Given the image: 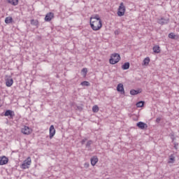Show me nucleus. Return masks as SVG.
<instances>
[{
    "label": "nucleus",
    "mask_w": 179,
    "mask_h": 179,
    "mask_svg": "<svg viewBox=\"0 0 179 179\" xmlns=\"http://www.w3.org/2000/svg\"><path fill=\"white\" fill-rule=\"evenodd\" d=\"M90 24L94 31H97L103 27V23L101 22V19H100V16H99V15H92L90 17Z\"/></svg>",
    "instance_id": "1"
},
{
    "label": "nucleus",
    "mask_w": 179,
    "mask_h": 179,
    "mask_svg": "<svg viewBox=\"0 0 179 179\" xmlns=\"http://www.w3.org/2000/svg\"><path fill=\"white\" fill-rule=\"evenodd\" d=\"M121 60V56L118 53H113L110 56V59H109L110 64L111 65H115V64H118Z\"/></svg>",
    "instance_id": "2"
},
{
    "label": "nucleus",
    "mask_w": 179,
    "mask_h": 179,
    "mask_svg": "<svg viewBox=\"0 0 179 179\" xmlns=\"http://www.w3.org/2000/svg\"><path fill=\"white\" fill-rule=\"evenodd\" d=\"M30 164H31V158L30 157H28L27 159H26L22 164L20 166L21 169L23 170H26V169H29Z\"/></svg>",
    "instance_id": "3"
},
{
    "label": "nucleus",
    "mask_w": 179,
    "mask_h": 179,
    "mask_svg": "<svg viewBox=\"0 0 179 179\" xmlns=\"http://www.w3.org/2000/svg\"><path fill=\"white\" fill-rule=\"evenodd\" d=\"M125 6H124V3H121L119 8L117 10V16H124V15H125Z\"/></svg>",
    "instance_id": "4"
},
{
    "label": "nucleus",
    "mask_w": 179,
    "mask_h": 179,
    "mask_svg": "<svg viewBox=\"0 0 179 179\" xmlns=\"http://www.w3.org/2000/svg\"><path fill=\"white\" fill-rule=\"evenodd\" d=\"M4 116L5 117H8L10 120H13V117H15V112L10 110H7L4 113Z\"/></svg>",
    "instance_id": "5"
},
{
    "label": "nucleus",
    "mask_w": 179,
    "mask_h": 179,
    "mask_svg": "<svg viewBox=\"0 0 179 179\" xmlns=\"http://www.w3.org/2000/svg\"><path fill=\"white\" fill-rule=\"evenodd\" d=\"M21 132L24 135H30V134H31V129L27 126H24V128L22 129Z\"/></svg>",
    "instance_id": "6"
},
{
    "label": "nucleus",
    "mask_w": 179,
    "mask_h": 179,
    "mask_svg": "<svg viewBox=\"0 0 179 179\" xmlns=\"http://www.w3.org/2000/svg\"><path fill=\"white\" fill-rule=\"evenodd\" d=\"M136 126L140 129H148V124L143 122H139L136 124Z\"/></svg>",
    "instance_id": "7"
},
{
    "label": "nucleus",
    "mask_w": 179,
    "mask_h": 179,
    "mask_svg": "<svg viewBox=\"0 0 179 179\" xmlns=\"http://www.w3.org/2000/svg\"><path fill=\"white\" fill-rule=\"evenodd\" d=\"M50 132V139H52L54 138V136L55 135V127H54V125H51L49 129Z\"/></svg>",
    "instance_id": "8"
},
{
    "label": "nucleus",
    "mask_w": 179,
    "mask_h": 179,
    "mask_svg": "<svg viewBox=\"0 0 179 179\" xmlns=\"http://www.w3.org/2000/svg\"><path fill=\"white\" fill-rule=\"evenodd\" d=\"M8 162H9L8 157L5 156L0 157V166H3V164H8Z\"/></svg>",
    "instance_id": "9"
},
{
    "label": "nucleus",
    "mask_w": 179,
    "mask_h": 179,
    "mask_svg": "<svg viewBox=\"0 0 179 179\" xmlns=\"http://www.w3.org/2000/svg\"><path fill=\"white\" fill-rule=\"evenodd\" d=\"M54 17V13H48L45 15V22H51L52 20V18Z\"/></svg>",
    "instance_id": "10"
},
{
    "label": "nucleus",
    "mask_w": 179,
    "mask_h": 179,
    "mask_svg": "<svg viewBox=\"0 0 179 179\" xmlns=\"http://www.w3.org/2000/svg\"><path fill=\"white\" fill-rule=\"evenodd\" d=\"M90 160L92 166H96L99 162V158H97V156H93Z\"/></svg>",
    "instance_id": "11"
},
{
    "label": "nucleus",
    "mask_w": 179,
    "mask_h": 179,
    "mask_svg": "<svg viewBox=\"0 0 179 179\" xmlns=\"http://www.w3.org/2000/svg\"><path fill=\"white\" fill-rule=\"evenodd\" d=\"M13 85V79L12 78H7L6 80V85L7 87H10Z\"/></svg>",
    "instance_id": "12"
},
{
    "label": "nucleus",
    "mask_w": 179,
    "mask_h": 179,
    "mask_svg": "<svg viewBox=\"0 0 179 179\" xmlns=\"http://www.w3.org/2000/svg\"><path fill=\"white\" fill-rule=\"evenodd\" d=\"M117 90L120 93H125V91H124V85H122V83L118 84L117 86Z\"/></svg>",
    "instance_id": "13"
},
{
    "label": "nucleus",
    "mask_w": 179,
    "mask_h": 179,
    "mask_svg": "<svg viewBox=\"0 0 179 179\" xmlns=\"http://www.w3.org/2000/svg\"><path fill=\"white\" fill-rule=\"evenodd\" d=\"M170 20L169 19L161 18L158 20L159 24H167Z\"/></svg>",
    "instance_id": "14"
},
{
    "label": "nucleus",
    "mask_w": 179,
    "mask_h": 179,
    "mask_svg": "<svg viewBox=\"0 0 179 179\" xmlns=\"http://www.w3.org/2000/svg\"><path fill=\"white\" fill-rule=\"evenodd\" d=\"M7 2L13 6H16L19 3V0H7Z\"/></svg>",
    "instance_id": "15"
},
{
    "label": "nucleus",
    "mask_w": 179,
    "mask_h": 179,
    "mask_svg": "<svg viewBox=\"0 0 179 179\" xmlns=\"http://www.w3.org/2000/svg\"><path fill=\"white\" fill-rule=\"evenodd\" d=\"M174 162H176V157H174V155H171L169 156V161L168 162V163L173 164L174 163Z\"/></svg>",
    "instance_id": "16"
},
{
    "label": "nucleus",
    "mask_w": 179,
    "mask_h": 179,
    "mask_svg": "<svg viewBox=\"0 0 179 179\" xmlns=\"http://www.w3.org/2000/svg\"><path fill=\"white\" fill-rule=\"evenodd\" d=\"M12 22H13V18H12V17H6L5 23H6V24H9L10 23H12Z\"/></svg>",
    "instance_id": "17"
},
{
    "label": "nucleus",
    "mask_w": 179,
    "mask_h": 179,
    "mask_svg": "<svg viewBox=\"0 0 179 179\" xmlns=\"http://www.w3.org/2000/svg\"><path fill=\"white\" fill-rule=\"evenodd\" d=\"M122 69L123 71H127V69H129V62H126L122 66Z\"/></svg>",
    "instance_id": "18"
},
{
    "label": "nucleus",
    "mask_w": 179,
    "mask_h": 179,
    "mask_svg": "<svg viewBox=\"0 0 179 179\" xmlns=\"http://www.w3.org/2000/svg\"><path fill=\"white\" fill-rule=\"evenodd\" d=\"M31 24L32 26H36V27H38V20H31Z\"/></svg>",
    "instance_id": "19"
},
{
    "label": "nucleus",
    "mask_w": 179,
    "mask_h": 179,
    "mask_svg": "<svg viewBox=\"0 0 179 179\" xmlns=\"http://www.w3.org/2000/svg\"><path fill=\"white\" fill-rule=\"evenodd\" d=\"M152 50L156 54H159V52H160V47H159V45L154 46Z\"/></svg>",
    "instance_id": "20"
},
{
    "label": "nucleus",
    "mask_w": 179,
    "mask_h": 179,
    "mask_svg": "<svg viewBox=\"0 0 179 179\" xmlns=\"http://www.w3.org/2000/svg\"><path fill=\"white\" fill-rule=\"evenodd\" d=\"M139 93H141V92H139V90H131L130 91V94H131V96H135L136 94H139Z\"/></svg>",
    "instance_id": "21"
},
{
    "label": "nucleus",
    "mask_w": 179,
    "mask_h": 179,
    "mask_svg": "<svg viewBox=\"0 0 179 179\" xmlns=\"http://www.w3.org/2000/svg\"><path fill=\"white\" fill-rule=\"evenodd\" d=\"M150 62V58L149 57H145L144 59H143V65H149V63Z\"/></svg>",
    "instance_id": "22"
},
{
    "label": "nucleus",
    "mask_w": 179,
    "mask_h": 179,
    "mask_svg": "<svg viewBox=\"0 0 179 179\" xmlns=\"http://www.w3.org/2000/svg\"><path fill=\"white\" fill-rule=\"evenodd\" d=\"M144 104H145V102L143 101H141L138 102V103L136 104V107H138V108H141V107H143V105H144Z\"/></svg>",
    "instance_id": "23"
},
{
    "label": "nucleus",
    "mask_w": 179,
    "mask_h": 179,
    "mask_svg": "<svg viewBox=\"0 0 179 179\" xmlns=\"http://www.w3.org/2000/svg\"><path fill=\"white\" fill-rule=\"evenodd\" d=\"M92 111L93 113H99V106L97 105H95L92 107Z\"/></svg>",
    "instance_id": "24"
},
{
    "label": "nucleus",
    "mask_w": 179,
    "mask_h": 179,
    "mask_svg": "<svg viewBox=\"0 0 179 179\" xmlns=\"http://www.w3.org/2000/svg\"><path fill=\"white\" fill-rule=\"evenodd\" d=\"M81 86H90V83L88 81H83L80 83Z\"/></svg>",
    "instance_id": "25"
},
{
    "label": "nucleus",
    "mask_w": 179,
    "mask_h": 179,
    "mask_svg": "<svg viewBox=\"0 0 179 179\" xmlns=\"http://www.w3.org/2000/svg\"><path fill=\"white\" fill-rule=\"evenodd\" d=\"M93 144V141L90 140L86 143V148H90V146Z\"/></svg>",
    "instance_id": "26"
},
{
    "label": "nucleus",
    "mask_w": 179,
    "mask_h": 179,
    "mask_svg": "<svg viewBox=\"0 0 179 179\" xmlns=\"http://www.w3.org/2000/svg\"><path fill=\"white\" fill-rule=\"evenodd\" d=\"M169 38L174 39V38H176V35L173 33H170L169 34Z\"/></svg>",
    "instance_id": "27"
},
{
    "label": "nucleus",
    "mask_w": 179,
    "mask_h": 179,
    "mask_svg": "<svg viewBox=\"0 0 179 179\" xmlns=\"http://www.w3.org/2000/svg\"><path fill=\"white\" fill-rule=\"evenodd\" d=\"M89 166H90V164H89V162H85V163L84 164V167H85V169H89Z\"/></svg>",
    "instance_id": "28"
},
{
    "label": "nucleus",
    "mask_w": 179,
    "mask_h": 179,
    "mask_svg": "<svg viewBox=\"0 0 179 179\" xmlns=\"http://www.w3.org/2000/svg\"><path fill=\"white\" fill-rule=\"evenodd\" d=\"M82 72H83V73H85V75H86V73H87V69H86V68L83 69Z\"/></svg>",
    "instance_id": "29"
},
{
    "label": "nucleus",
    "mask_w": 179,
    "mask_h": 179,
    "mask_svg": "<svg viewBox=\"0 0 179 179\" xmlns=\"http://www.w3.org/2000/svg\"><path fill=\"white\" fill-rule=\"evenodd\" d=\"M160 121H162V118H161V117H157V118L156 119V122H157V124H159V123L160 122Z\"/></svg>",
    "instance_id": "30"
},
{
    "label": "nucleus",
    "mask_w": 179,
    "mask_h": 179,
    "mask_svg": "<svg viewBox=\"0 0 179 179\" xmlns=\"http://www.w3.org/2000/svg\"><path fill=\"white\" fill-rule=\"evenodd\" d=\"M87 141V138H84L81 141V144L85 145V143Z\"/></svg>",
    "instance_id": "31"
},
{
    "label": "nucleus",
    "mask_w": 179,
    "mask_h": 179,
    "mask_svg": "<svg viewBox=\"0 0 179 179\" xmlns=\"http://www.w3.org/2000/svg\"><path fill=\"white\" fill-rule=\"evenodd\" d=\"M171 138L172 139V141H174V135H172Z\"/></svg>",
    "instance_id": "32"
},
{
    "label": "nucleus",
    "mask_w": 179,
    "mask_h": 179,
    "mask_svg": "<svg viewBox=\"0 0 179 179\" xmlns=\"http://www.w3.org/2000/svg\"><path fill=\"white\" fill-rule=\"evenodd\" d=\"M174 145H175L174 148H176L177 146H178V143H175Z\"/></svg>",
    "instance_id": "33"
}]
</instances>
